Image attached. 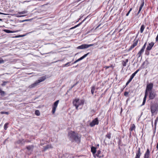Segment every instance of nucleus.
I'll use <instances>...</instances> for the list:
<instances>
[{
    "mask_svg": "<svg viewBox=\"0 0 158 158\" xmlns=\"http://www.w3.org/2000/svg\"><path fill=\"white\" fill-rule=\"evenodd\" d=\"M69 137L72 141L75 140L76 142L79 141V138L77 134L74 131H70L68 134Z\"/></svg>",
    "mask_w": 158,
    "mask_h": 158,
    "instance_id": "1",
    "label": "nucleus"
},
{
    "mask_svg": "<svg viewBox=\"0 0 158 158\" xmlns=\"http://www.w3.org/2000/svg\"><path fill=\"white\" fill-rule=\"evenodd\" d=\"M85 102L84 100H80L78 98L75 99L74 100L73 102V105L76 107L77 109H78L79 106L83 105Z\"/></svg>",
    "mask_w": 158,
    "mask_h": 158,
    "instance_id": "2",
    "label": "nucleus"
},
{
    "mask_svg": "<svg viewBox=\"0 0 158 158\" xmlns=\"http://www.w3.org/2000/svg\"><path fill=\"white\" fill-rule=\"evenodd\" d=\"M158 110V106L156 104L152 105L151 107V111L152 114L157 112Z\"/></svg>",
    "mask_w": 158,
    "mask_h": 158,
    "instance_id": "3",
    "label": "nucleus"
},
{
    "mask_svg": "<svg viewBox=\"0 0 158 158\" xmlns=\"http://www.w3.org/2000/svg\"><path fill=\"white\" fill-rule=\"evenodd\" d=\"M153 87V84L152 83H150L147 85L145 94H147V95H148V91H150L152 89Z\"/></svg>",
    "mask_w": 158,
    "mask_h": 158,
    "instance_id": "4",
    "label": "nucleus"
},
{
    "mask_svg": "<svg viewBox=\"0 0 158 158\" xmlns=\"http://www.w3.org/2000/svg\"><path fill=\"white\" fill-rule=\"evenodd\" d=\"M59 102V100H58L56 101L53 104L52 106V113L53 114H54L55 113Z\"/></svg>",
    "mask_w": 158,
    "mask_h": 158,
    "instance_id": "5",
    "label": "nucleus"
},
{
    "mask_svg": "<svg viewBox=\"0 0 158 158\" xmlns=\"http://www.w3.org/2000/svg\"><path fill=\"white\" fill-rule=\"evenodd\" d=\"M146 44L147 43L146 42L144 44V45L143 46L142 48L141 49L140 51L137 54V55L138 57H139L141 56L142 54H143V52L144 51V49L145 48Z\"/></svg>",
    "mask_w": 158,
    "mask_h": 158,
    "instance_id": "6",
    "label": "nucleus"
},
{
    "mask_svg": "<svg viewBox=\"0 0 158 158\" xmlns=\"http://www.w3.org/2000/svg\"><path fill=\"white\" fill-rule=\"evenodd\" d=\"M98 121L97 118L94 119L90 123V126L91 127L94 126L95 125H98Z\"/></svg>",
    "mask_w": 158,
    "mask_h": 158,
    "instance_id": "7",
    "label": "nucleus"
},
{
    "mask_svg": "<svg viewBox=\"0 0 158 158\" xmlns=\"http://www.w3.org/2000/svg\"><path fill=\"white\" fill-rule=\"evenodd\" d=\"M141 155V152L140 148H138V150L136 152V156L135 158H140Z\"/></svg>",
    "mask_w": 158,
    "mask_h": 158,
    "instance_id": "8",
    "label": "nucleus"
},
{
    "mask_svg": "<svg viewBox=\"0 0 158 158\" xmlns=\"http://www.w3.org/2000/svg\"><path fill=\"white\" fill-rule=\"evenodd\" d=\"M156 95L155 93L151 91L149 93V98L151 99H153L155 98Z\"/></svg>",
    "mask_w": 158,
    "mask_h": 158,
    "instance_id": "9",
    "label": "nucleus"
},
{
    "mask_svg": "<svg viewBox=\"0 0 158 158\" xmlns=\"http://www.w3.org/2000/svg\"><path fill=\"white\" fill-rule=\"evenodd\" d=\"M39 83L38 81H36L34 83L29 86L28 87L30 89L34 88L36 86L38 85L39 84Z\"/></svg>",
    "mask_w": 158,
    "mask_h": 158,
    "instance_id": "10",
    "label": "nucleus"
},
{
    "mask_svg": "<svg viewBox=\"0 0 158 158\" xmlns=\"http://www.w3.org/2000/svg\"><path fill=\"white\" fill-rule=\"evenodd\" d=\"M138 40H134V43L131 46L130 48H129V50H132L134 48L135 46H136L138 43Z\"/></svg>",
    "mask_w": 158,
    "mask_h": 158,
    "instance_id": "11",
    "label": "nucleus"
},
{
    "mask_svg": "<svg viewBox=\"0 0 158 158\" xmlns=\"http://www.w3.org/2000/svg\"><path fill=\"white\" fill-rule=\"evenodd\" d=\"M150 151L148 149H147V151L144 154V158H149L150 156Z\"/></svg>",
    "mask_w": 158,
    "mask_h": 158,
    "instance_id": "12",
    "label": "nucleus"
},
{
    "mask_svg": "<svg viewBox=\"0 0 158 158\" xmlns=\"http://www.w3.org/2000/svg\"><path fill=\"white\" fill-rule=\"evenodd\" d=\"M154 45V43L153 42L149 43L146 48V50L148 51L151 50Z\"/></svg>",
    "mask_w": 158,
    "mask_h": 158,
    "instance_id": "13",
    "label": "nucleus"
},
{
    "mask_svg": "<svg viewBox=\"0 0 158 158\" xmlns=\"http://www.w3.org/2000/svg\"><path fill=\"white\" fill-rule=\"evenodd\" d=\"M34 147V145H32L27 146L26 148L28 151L32 152L33 151Z\"/></svg>",
    "mask_w": 158,
    "mask_h": 158,
    "instance_id": "14",
    "label": "nucleus"
},
{
    "mask_svg": "<svg viewBox=\"0 0 158 158\" xmlns=\"http://www.w3.org/2000/svg\"><path fill=\"white\" fill-rule=\"evenodd\" d=\"M87 48L86 44H83L77 47V49H84Z\"/></svg>",
    "mask_w": 158,
    "mask_h": 158,
    "instance_id": "15",
    "label": "nucleus"
},
{
    "mask_svg": "<svg viewBox=\"0 0 158 158\" xmlns=\"http://www.w3.org/2000/svg\"><path fill=\"white\" fill-rule=\"evenodd\" d=\"M141 4L139 8V11L138 12L137 15H138L140 12V11L141 10V9L143 8V7L144 5V0H142L141 1Z\"/></svg>",
    "mask_w": 158,
    "mask_h": 158,
    "instance_id": "16",
    "label": "nucleus"
},
{
    "mask_svg": "<svg viewBox=\"0 0 158 158\" xmlns=\"http://www.w3.org/2000/svg\"><path fill=\"white\" fill-rule=\"evenodd\" d=\"M95 156L96 157L97 156L99 158H101L104 156L103 155H102L101 154V151L100 150H98V151L97 154H95Z\"/></svg>",
    "mask_w": 158,
    "mask_h": 158,
    "instance_id": "17",
    "label": "nucleus"
},
{
    "mask_svg": "<svg viewBox=\"0 0 158 158\" xmlns=\"http://www.w3.org/2000/svg\"><path fill=\"white\" fill-rule=\"evenodd\" d=\"M91 151L93 153L94 157L95 158L96 157L95 156V153L96 152V148H95L93 147L91 148Z\"/></svg>",
    "mask_w": 158,
    "mask_h": 158,
    "instance_id": "18",
    "label": "nucleus"
},
{
    "mask_svg": "<svg viewBox=\"0 0 158 158\" xmlns=\"http://www.w3.org/2000/svg\"><path fill=\"white\" fill-rule=\"evenodd\" d=\"M46 79V76H43L42 77H40L39 78V79L37 81H38V82L39 83H40V82H42L44 81L45 79Z\"/></svg>",
    "mask_w": 158,
    "mask_h": 158,
    "instance_id": "19",
    "label": "nucleus"
},
{
    "mask_svg": "<svg viewBox=\"0 0 158 158\" xmlns=\"http://www.w3.org/2000/svg\"><path fill=\"white\" fill-rule=\"evenodd\" d=\"M4 31L5 32H6L8 33H14L18 31H10V30H7V29L5 30H4Z\"/></svg>",
    "mask_w": 158,
    "mask_h": 158,
    "instance_id": "20",
    "label": "nucleus"
},
{
    "mask_svg": "<svg viewBox=\"0 0 158 158\" xmlns=\"http://www.w3.org/2000/svg\"><path fill=\"white\" fill-rule=\"evenodd\" d=\"M89 54V53H87L86 54H85L83 56H82L81 57H80L79 59H77V61H79L82 60L85 57L88 55V54Z\"/></svg>",
    "mask_w": 158,
    "mask_h": 158,
    "instance_id": "21",
    "label": "nucleus"
},
{
    "mask_svg": "<svg viewBox=\"0 0 158 158\" xmlns=\"http://www.w3.org/2000/svg\"><path fill=\"white\" fill-rule=\"evenodd\" d=\"M51 148V145H47L45 147H44V149H43V151H45L47 149H48L49 148Z\"/></svg>",
    "mask_w": 158,
    "mask_h": 158,
    "instance_id": "22",
    "label": "nucleus"
},
{
    "mask_svg": "<svg viewBox=\"0 0 158 158\" xmlns=\"http://www.w3.org/2000/svg\"><path fill=\"white\" fill-rule=\"evenodd\" d=\"M145 28V26L144 25H141L140 29V32L141 33H142L143 32Z\"/></svg>",
    "mask_w": 158,
    "mask_h": 158,
    "instance_id": "23",
    "label": "nucleus"
},
{
    "mask_svg": "<svg viewBox=\"0 0 158 158\" xmlns=\"http://www.w3.org/2000/svg\"><path fill=\"white\" fill-rule=\"evenodd\" d=\"M135 125L134 124H132L131 125L130 128V129H129L130 131H132L133 130H134L135 129Z\"/></svg>",
    "mask_w": 158,
    "mask_h": 158,
    "instance_id": "24",
    "label": "nucleus"
},
{
    "mask_svg": "<svg viewBox=\"0 0 158 158\" xmlns=\"http://www.w3.org/2000/svg\"><path fill=\"white\" fill-rule=\"evenodd\" d=\"M17 143L19 144H23L24 143V142L23 139H20L17 141Z\"/></svg>",
    "mask_w": 158,
    "mask_h": 158,
    "instance_id": "25",
    "label": "nucleus"
},
{
    "mask_svg": "<svg viewBox=\"0 0 158 158\" xmlns=\"http://www.w3.org/2000/svg\"><path fill=\"white\" fill-rule=\"evenodd\" d=\"M147 94H145V96H144V97L143 98V104H142V105H143L144 104L145 102V101H146V98L147 96Z\"/></svg>",
    "mask_w": 158,
    "mask_h": 158,
    "instance_id": "26",
    "label": "nucleus"
},
{
    "mask_svg": "<svg viewBox=\"0 0 158 158\" xmlns=\"http://www.w3.org/2000/svg\"><path fill=\"white\" fill-rule=\"evenodd\" d=\"M5 93V92L1 90V89H0V95L1 96H4Z\"/></svg>",
    "mask_w": 158,
    "mask_h": 158,
    "instance_id": "27",
    "label": "nucleus"
},
{
    "mask_svg": "<svg viewBox=\"0 0 158 158\" xmlns=\"http://www.w3.org/2000/svg\"><path fill=\"white\" fill-rule=\"evenodd\" d=\"M111 134L110 133H108L106 135V137L110 139L111 138Z\"/></svg>",
    "mask_w": 158,
    "mask_h": 158,
    "instance_id": "28",
    "label": "nucleus"
},
{
    "mask_svg": "<svg viewBox=\"0 0 158 158\" xmlns=\"http://www.w3.org/2000/svg\"><path fill=\"white\" fill-rule=\"evenodd\" d=\"M95 90V87L94 86H93L91 89V92L92 94H94Z\"/></svg>",
    "mask_w": 158,
    "mask_h": 158,
    "instance_id": "29",
    "label": "nucleus"
},
{
    "mask_svg": "<svg viewBox=\"0 0 158 158\" xmlns=\"http://www.w3.org/2000/svg\"><path fill=\"white\" fill-rule=\"evenodd\" d=\"M35 114L37 116L40 115V113L39 111L38 110H36L35 111Z\"/></svg>",
    "mask_w": 158,
    "mask_h": 158,
    "instance_id": "30",
    "label": "nucleus"
},
{
    "mask_svg": "<svg viewBox=\"0 0 158 158\" xmlns=\"http://www.w3.org/2000/svg\"><path fill=\"white\" fill-rule=\"evenodd\" d=\"M26 35H17L16 36H15V37H13V38H18V37H23L24 36Z\"/></svg>",
    "mask_w": 158,
    "mask_h": 158,
    "instance_id": "31",
    "label": "nucleus"
},
{
    "mask_svg": "<svg viewBox=\"0 0 158 158\" xmlns=\"http://www.w3.org/2000/svg\"><path fill=\"white\" fill-rule=\"evenodd\" d=\"M27 13V11H23L21 12H18V13L19 14H26Z\"/></svg>",
    "mask_w": 158,
    "mask_h": 158,
    "instance_id": "32",
    "label": "nucleus"
},
{
    "mask_svg": "<svg viewBox=\"0 0 158 158\" xmlns=\"http://www.w3.org/2000/svg\"><path fill=\"white\" fill-rule=\"evenodd\" d=\"M8 123H6L4 125V128L5 130H6L7 128V126L8 125Z\"/></svg>",
    "mask_w": 158,
    "mask_h": 158,
    "instance_id": "33",
    "label": "nucleus"
},
{
    "mask_svg": "<svg viewBox=\"0 0 158 158\" xmlns=\"http://www.w3.org/2000/svg\"><path fill=\"white\" fill-rule=\"evenodd\" d=\"M8 83L7 81H3V83L1 84L2 86H4L6 85V84Z\"/></svg>",
    "mask_w": 158,
    "mask_h": 158,
    "instance_id": "34",
    "label": "nucleus"
},
{
    "mask_svg": "<svg viewBox=\"0 0 158 158\" xmlns=\"http://www.w3.org/2000/svg\"><path fill=\"white\" fill-rule=\"evenodd\" d=\"M158 121V117H157L155 121L154 124H155V126H156V125L157 123V122Z\"/></svg>",
    "mask_w": 158,
    "mask_h": 158,
    "instance_id": "35",
    "label": "nucleus"
},
{
    "mask_svg": "<svg viewBox=\"0 0 158 158\" xmlns=\"http://www.w3.org/2000/svg\"><path fill=\"white\" fill-rule=\"evenodd\" d=\"M1 114H9V113L8 112H4V111H2L1 112Z\"/></svg>",
    "mask_w": 158,
    "mask_h": 158,
    "instance_id": "36",
    "label": "nucleus"
},
{
    "mask_svg": "<svg viewBox=\"0 0 158 158\" xmlns=\"http://www.w3.org/2000/svg\"><path fill=\"white\" fill-rule=\"evenodd\" d=\"M127 63L124 61H123L122 62V64L123 66L124 67L126 65Z\"/></svg>",
    "mask_w": 158,
    "mask_h": 158,
    "instance_id": "37",
    "label": "nucleus"
},
{
    "mask_svg": "<svg viewBox=\"0 0 158 158\" xmlns=\"http://www.w3.org/2000/svg\"><path fill=\"white\" fill-rule=\"evenodd\" d=\"M4 61L1 58H0V64L4 63Z\"/></svg>",
    "mask_w": 158,
    "mask_h": 158,
    "instance_id": "38",
    "label": "nucleus"
},
{
    "mask_svg": "<svg viewBox=\"0 0 158 158\" xmlns=\"http://www.w3.org/2000/svg\"><path fill=\"white\" fill-rule=\"evenodd\" d=\"M87 48L94 45V44H86Z\"/></svg>",
    "mask_w": 158,
    "mask_h": 158,
    "instance_id": "39",
    "label": "nucleus"
},
{
    "mask_svg": "<svg viewBox=\"0 0 158 158\" xmlns=\"http://www.w3.org/2000/svg\"><path fill=\"white\" fill-rule=\"evenodd\" d=\"M132 10V9L131 8L130 9V10H129V11L128 12V13L127 14H126V16H127L129 14L130 11Z\"/></svg>",
    "mask_w": 158,
    "mask_h": 158,
    "instance_id": "40",
    "label": "nucleus"
},
{
    "mask_svg": "<svg viewBox=\"0 0 158 158\" xmlns=\"http://www.w3.org/2000/svg\"><path fill=\"white\" fill-rule=\"evenodd\" d=\"M70 62H69L66 64H65L64 65H63V67H65L67 66L68 65V64H70Z\"/></svg>",
    "mask_w": 158,
    "mask_h": 158,
    "instance_id": "41",
    "label": "nucleus"
},
{
    "mask_svg": "<svg viewBox=\"0 0 158 158\" xmlns=\"http://www.w3.org/2000/svg\"><path fill=\"white\" fill-rule=\"evenodd\" d=\"M112 66H113L112 65H111L110 66H106L104 68H106V69H107L109 68L110 67H112Z\"/></svg>",
    "mask_w": 158,
    "mask_h": 158,
    "instance_id": "42",
    "label": "nucleus"
},
{
    "mask_svg": "<svg viewBox=\"0 0 158 158\" xmlns=\"http://www.w3.org/2000/svg\"><path fill=\"white\" fill-rule=\"evenodd\" d=\"M80 23L79 24H78V25H76V26H74V27H73L72 28H71V29H73L74 28H76L78 26L80 25Z\"/></svg>",
    "mask_w": 158,
    "mask_h": 158,
    "instance_id": "43",
    "label": "nucleus"
},
{
    "mask_svg": "<svg viewBox=\"0 0 158 158\" xmlns=\"http://www.w3.org/2000/svg\"><path fill=\"white\" fill-rule=\"evenodd\" d=\"M80 23L79 24H78V25H76V26H74V27H73L72 28H71V29H73L74 28H76L78 26L80 25Z\"/></svg>",
    "mask_w": 158,
    "mask_h": 158,
    "instance_id": "44",
    "label": "nucleus"
},
{
    "mask_svg": "<svg viewBox=\"0 0 158 158\" xmlns=\"http://www.w3.org/2000/svg\"><path fill=\"white\" fill-rule=\"evenodd\" d=\"M148 50H146V53H145V54L146 55H148L149 54V52H148Z\"/></svg>",
    "mask_w": 158,
    "mask_h": 158,
    "instance_id": "45",
    "label": "nucleus"
},
{
    "mask_svg": "<svg viewBox=\"0 0 158 158\" xmlns=\"http://www.w3.org/2000/svg\"><path fill=\"white\" fill-rule=\"evenodd\" d=\"M128 94V93L127 92H125L124 93V95L126 96H127Z\"/></svg>",
    "mask_w": 158,
    "mask_h": 158,
    "instance_id": "46",
    "label": "nucleus"
},
{
    "mask_svg": "<svg viewBox=\"0 0 158 158\" xmlns=\"http://www.w3.org/2000/svg\"><path fill=\"white\" fill-rule=\"evenodd\" d=\"M132 79H133V78H132L130 77V78L129 79V80L128 81V83H130L131 81V80Z\"/></svg>",
    "mask_w": 158,
    "mask_h": 158,
    "instance_id": "47",
    "label": "nucleus"
},
{
    "mask_svg": "<svg viewBox=\"0 0 158 158\" xmlns=\"http://www.w3.org/2000/svg\"><path fill=\"white\" fill-rule=\"evenodd\" d=\"M132 79H133V78H132L130 77V78L129 79V80L128 81V83H130L131 81V80Z\"/></svg>",
    "mask_w": 158,
    "mask_h": 158,
    "instance_id": "48",
    "label": "nucleus"
},
{
    "mask_svg": "<svg viewBox=\"0 0 158 158\" xmlns=\"http://www.w3.org/2000/svg\"><path fill=\"white\" fill-rule=\"evenodd\" d=\"M135 75L133 73L132 74V75H131V78H133V77H134V76H135Z\"/></svg>",
    "mask_w": 158,
    "mask_h": 158,
    "instance_id": "49",
    "label": "nucleus"
},
{
    "mask_svg": "<svg viewBox=\"0 0 158 158\" xmlns=\"http://www.w3.org/2000/svg\"><path fill=\"white\" fill-rule=\"evenodd\" d=\"M139 70V69H138L137 70H136L135 72V73H137Z\"/></svg>",
    "mask_w": 158,
    "mask_h": 158,
    "instance_id": "50",
    "label": "nucleus"
},
{
    "mask_svg": "<svg viewBox=\"0 0 158 158\" xmlns=\"http://www.w3.org/2000/svg\"><path fill=\"white\" fill-rule=\"evenodd\" d=\"M77 83L74 84L73 86H72L71 87V89H72L73 87H74L75 85H77Z\"/></svg>",
    "mask_w": 158,
    "mask_h": 158,
    "instance_id": "51",
    "label": "nucleus"
},
{
    "mask_svg": "<svg viewBox=\"0 0 158 158\" xmlns=\"http://www.w3.org/2000/svg\"><path fill=\"white\" fill-rule=\"evenodd\" d=\"M128 59H126V60L125 62L127 63L128 62Z\"/></svg>",
    "mask_w": 158,
    "mask_h": 158,
    "instance_id": "52",
    "label": "nucleus"
},
{
    "mask_svg": "<svg viewBox=\"0 0 158 158\" xmlns=\"http://www.w3.org/2000/svg\"><path fill=\"white\" fill-rule=\"evenodd\" d=\"M24 16V15H22V16L16 15V16L17 17H21L22 16Z\"/></svg>",
    "mask_w": 158,
    "mask_h": 158,
    "instance_id": "53",
    "label": "nucleus"
},
{
    "mask_svg": "<svg viewBox=\"0 0 158 158\" xmlns=\"http://www.w3.org/2000/svg\"><path fill=\"white\" fill-rule=\"evenodd\" d=\"M156 148L157 149H158V143H157V144Z\"/></svg>",
    "mask_w": 158,
    "mask_h": 158,
    "instance_id": "54",
    "label": "nucleus"
},
{
    "mask_svg": "<svg viewBox=\"0 0 158 158\" xmlns=\"http://www.w3.org/2000/svg\"><path fill=\"white\" fill-rule=\"evenodd\" d=\"M78 61H77V60H76L74 62V63H75L77 62H78Z\"/></svg>",
    "mask_w": 158,
    "mask_h": 158,
    "instance_id": "55",
    "label": "nucleus"
},
{
    "mask_svg": "<svg viewBox=\"0 0 158 158\" xmlns=\"http://www.w3.org/2000/svg\"><path fill=\"white\" fill-rule=\"evenodd\" d=\"M135 75V74H136V73H135V72H134L133 73Z\"/></svg>",
    "mask_w": 158,
    "mask_h": 158,
    "instance_id": "56",
    "label": "nucleus"
},
{
    "mask_svg": "<svg viewBox=\"0 0 158 158\" xmlns=\"http://www.w3.org/2000/svg\"><path fill=\"white\" fill-rule=\"evenodd\" d=\"M128 83V81H127V82L126 83V85H128V83Z\"/></svg>",
    "mask_w": 158,
    "mask_h": 158,
    "instance_id": "57",
    "label": "nucleus"
},
{
    "mask_svg": "<svg viewBox=\"0 0 158 158\" xmlns=\"http://www.w3.org/2000/svg\"><path fill=\"white\" fill-rule=\"evenodd\" d=\"M0 14H3V13L0 12Z\"/></svg>",
    "mask_w": 158,
    "mask_h": 158,
    "instance_id": "58",
    "label": "nucleus"
},
{
    "mask_svg": "<svg viewBox=\"0 0 158 158\" xmlns=\"http://www.w3.org/2000/svg\"><path fill=\"white\" fill-rule=\"evenodd\" d=\"M0 21H2V19H0Z\"/></svg>",
    "mask_w": 158,
    "mask_h": 158,
    "instance_id": "59",
    "label": "nucleus"
},
{
    "mask_svg": "<svg viewBox=\"0 0 158 158\" xmlns=\"http://www.w3.org/2000/svg\"><path fill=\"white\" fill-rule=\"evenodd\" d=\"M27 20H23L22 22H24V21H27Z\"/></svg>",
    "mask_w": 158,
    "mask_h": 158,
    "instance_id": "60",
    "label": "nucleus"
},
{
    "mask_svg": "<svg viewBox=\"0 0 158 158\" xmlns=\"http://www.w3.org/2000/svg\"><path fill=\"white\" fill-rule=\"evenodd\" d=\"M99 25L98 26L97 28H98L99 27Z\"/></svg>",
    "mask_w": 158,
    "mask_h": 158,
    "instance_id": "61",
    "label": "nucleus"
},
{
    "mask_svg": "<svg viewBox=\"0 0 158 158\" xmlns=\"http://www.w3.org/2000/svg\"><path fill=\"white\" fill-rule=\"evenodd\" d=\"M31 74V73H30L29 74Z\"/></svg>",
    "mask_w": 158,
    "mask_h": 158,
    "instance_id": "62",
    "label": "nucleus"
},
{
    "mask_svg": "<svg viewBox=\"0 0 158 158\" xmlns=\"http://www.w3.org/2000/svg\"><path fill=\"white\" fill-rule=\"evenodd\" d=\"M62 60H59V61H61Z\"/></svg>",
    "mask_w": 158,
    "mask_h": 158,
    "instance_id": "63",
    "label": "nucleus"
}]
</instances>
